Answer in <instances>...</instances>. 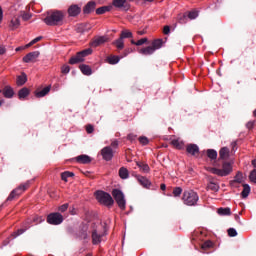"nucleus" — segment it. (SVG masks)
<instances>
[{
	"label": "nucleus",
	"instance_id": "774afa93",
	"mask_svg": "<svg viewBox=\"0 0 256 256\" xmlns=\"http://www.w3.org/2000/svg\"><path fill=\"white\" fill-rule=\"evenodd\" d=\"M6 52V49L3 46H0V55H3Z\"/></svg>",
	"mask_w": 256,
	"mask_h": 256
},
{
	"label": "nucleus",
	"instance_id": "c756f323",
	"mask_svg": "<svg viewBox=\"0 0 256 256\" xmlns=\"http://www.w3.org/2000/svg\"><path fill=\"white\" fill-rule=\"evenodd\" d=\"M3 95H4L5 98H12L13 95H14V91L10 86H6L3 89Z\"/></svg>",
	"mask_w": 256,
	"mask_h": 256
},
{
	"label": "nucleus",
	"instance_id": "49530a36",
	"mask_svg": "<svg viewBox=\"0 0 256 256\" xmlns=\"http://www.w3.org/2000/svg\"><path fill=\"white\" fill-rule=\"evenodd\" d=\"M213 247V242H211V240H206V242H203V244L201 245V248L203 250H207Z\"/></svg>",
	"mask_w": 256,
	"mask_h": 256
},
{
	"label": "nucleus",
	"instance_id": "6e6552de",
	"mask_svg": "<svg viewBox=\"0 0 256 256\" xmlns=\"http://www.w3.org/2000/svg\"><path fill=\"white\" fill-rule=\"evenodd\" d=\"M63 220L64 218L59 212L50 213L47 217V222L51 225H60Z\"/></svg>",
	"mask_w": 256,
	"mask_h": 256
},
{
	"label": "nucleus",
	"instance_id": "e2e57ef3",
	"mask_svg": "<svg viewBox=\"0 0 256 256\" xmlns=\"http://www.w3.org/2000/svg\"><path fill=\"white\" fill-rule=\"evenodd\" d=\"M80 237L82 238V239H87L88 238V233H87V231L86 230H83L82 232H81V235H80Z\"/></svg>",
	"mask_w": 256,
	"mask_h": 256
},
{
	"label": "nucleus",
	"instance_id": "5701e85b",
	"mask_svg": "<svg viewBox=\"0 0 256 256\" xmlns=\"http://www.w3.org/2000/svg\"><path fill=\"white\" fill-rule=\"evenodd\" d=\"M112 9V6L108 5V6H101L96 8V15H103L107 12H110Z\"/></svg>",
	"mask_w": 256,
	"mask_h": 256
},
{
	"label": "nucleus",
	"instance_id": "864d4df0",
	"mask_svg": "<svg viewBox=\"0 0 256 256\" xmlns=\"http://www.w3.org/2000/svg\"><path fill=\"white\" fill-rule=\"evenodd\" d=\"M227 232H228L229 237H236L237 236V231L234 228H229L227 230Z\"/></svg>",
	"mask_w": 256,
	"mask_h": 256
},
{
	"label": "nucleus",
	"instance_id": "f8f14e48",
	"mask_svg": "<svg viewBox=\"0 0 256 256\" xmlns=\"http://www.w3.org/2000/svg\"><path fill=\"white\" fill-rule=\"evenodd\" d=\"M108 41L107 36H96L92 42H90V46L97 48Z\"/></svg>",
	"mask_w": 256,
	"mask_h": 256
},
{
	"label": "nucleus",
	"instance_id": "603ef678",
	"mask_svg": "<svg viewBox=\"0 0 256 256\" xmlns=\"http://www.w3.org/2000/svg\"><path fill=\"white\" fill-rule=\"evenodd\" d=\"M32 223V220L28 219L25 222L22 223V229L27 231L30 228V224Z\"/></svg>",
	"mask_w": 256,
	"mask_h": 256
},
{
	"label": "nucleus",
	"instance_id": "e433bc0d",
	"mask_svg": "<svg viewBox=\"0 0 256 256\" xmlns=\"http://www.w3.org/2000/svg\"><path fill=\"white\" fill-rule=\"evenodd\" d=\"M113 45H115V47L118 50H123L124 49V40L119 36V38L113 42Z\"/></svg>",
	"mask_w": 256,
	"mask_h": 256
},
{
	"label": "nucleus",
	"instance_id": "b1692460",
	"mask_svg": "<svg viewBox=\"0 0 256 256\" xmlns=\"http://www.w3.org/2000/svg\"><path fill=\"white\" fill-rule=\"evenodd\" d=\"M112 5L115 8H126L127 6V0H113Z\"/></svg>",
	"mask_w": 256,
	"mask_h": 256
},
{
	"label": "nucleus",
	"instance_id": "8fccbe9b",
	"mask_svg": "<svg viewBox=\"0 0 256 256\" xmlns=\"http://www.w3.org/2000/svg\"><path fill=\"white\" fill-rule=\"evenodd\" d=\"M138 141L141 145H148L149 143V139L146 136L139 137Z\"/></svg>",
	"mask_w": 256,
	"mask_h": 256
},
{
	"label": "nucleus",
	"instance_id": "0e129e2a",
	"mask_svg": "<svg viewBox=\"0 0 256 256\" xmlns=\"http://www.w3.org/2000/svg\"><path fill=\"white\" fill-rule=\"evenodd\" d=\"M33 222L36 223V224H39V223L42 222V218H41V217H38V216H35V217L33 218Z\"/></svg>",
	"mask_w": 256,
	"mask_h": 256
},
{
	"label": "nucleus",
	"instance_id": "f3484780",
	"mask_svg": "<svg viewBox=\"0 0 256 256\" xmlns=\"http://www.w3.org/2000/svg\"><path fill=\"white\" fill-rule=\"evenodd\" d=\"M76 161L80 164H83V165H87V164H90L92 159L90 156L88 155H79L77 158H76Z\"/></svg>",
	"mask_w": 256,
	"mask_h": 256
},
{
	"label": "nucleus",
	"instance_id": "ea45409f",
	"mask_svg": "<svg viewBox=\"0 0 256 256\" xmlns=\"http://www.w3.org/2000/svg\"><path fill=\"white\" fill-rule=\"evenodd\" d=\"M20 26V20L18 17H13L10 22V28L17 29Z\"/></svg>",
	"mask_w": 256,
	"mask_h": 256
},
{
	"label": "nucleus",
	"instance_id": "a211bd4d",
	"mask_svg": "<svg viewBox=\"0 0 256 256\" xmlns=\"http://www.w3.org/2000/svg\"><path fill=\"white\" fill-rule=\"evenodd\" d=\"M163 44H164V42H163L162 38H158V39L152 41L151 47L156 52L157 50H159L163 47Z\"/></svg>",
	"mask_w": 256,
	"mask_h": 256
},
{
	"label": "nucleus",
	"instance_id": "680f3d73",
	"mask_svg": "<svg viewBox=\"0 0 256 256\" xmlns=\"http://www.w3.org/2000/svg\"><path fill=\"white\" fill-rule=\"evenodd\" d=\"M70 72V67L68 65H64L62 67V73L63 74H68Z\"/></svg>",
	"mask_w": 256,
	"mask_h": 256
},
{
	"label": "nucleus",
	"instance_id": "4d7b16f0",
	"mask_svg": "<svg viewBox=\"0 0 256 256\" xmlns=\"http://www.w3.org/2000/svg\"><path fill=\"white\" fill-rule=\"evenodd\" d=\"M119 147V142L117 140L112 141L110 144V149H117Z\"/></svg>",
	"mask_w": 256,
	"mask_h": 256
},
{
	"label": "nucleus",
	"instance_id": "c85d7f7f",
	"mask_svg": "<svg viewBox=\"0 0 256 256\" xmlns=\"http://www.w3.org/2000/svg\"><path fill=\"white\" fill-rule=\"evenodd\" d=\"M206 155L211 161L217 160V151L215 149H208Z\"/></svg>",
	"mask_w": 256,
	"mask_h": 256
},
{
	"label": "nucleus",
	"instance_id": "473e14b6",
	"mask_svg": "<svg viewBox=\"0 0 256 256\" xmlns=\"http://www.w3.org/2000/svg\"><path fill=\"white\" fill-rule=\"evenodd\" d=\"M251 188L248 184H243V190L241 192V196L243 199H246L250 194Z\"/></svg>",
	"mask_w": 256,
	"mask_h": 256
},
{
	"label": "nucleus",
	"instance_id": "5fc2aeb1",
	"mask_svg": "<svg viewBox=\"0 0 256 256\" xmlns=\"http://www.w3.org/2000/svg\"><path fill=\"white\" fill-rule=\"evenodd\" d=\"M21 16L24 21H28L31 18V14L25 11L21 13Z\"/></svg>",
	"mask_w": 256,
	"mask_h": 256
},
{
	"label": "nucleus",
	"instance_id": "2eb2a0df",
	"mask_svg": "<svg viewBox=\"0 0 256 256\" xmlns=\"http://www.w3.org/2000/svg\"><path fill=\"white\" fill-rule=\"evenodd\" d=\"M68 13L72 17H76L81 13V7H79L77 4H73L69 7Z\"/></svg>",
	"mask_w": 256,
	"mask_h": 256
},
{
	"label": "nucleus",
	"instance_id": "72a5a7b5",
	"mask_svg": "<svg viewBox=\"0 0 256 256\" xmlns=\"http://www.w3.org/2000/svg\"><path fill=\"white\" fill-rule=\"evenodd\" d=\"M120 38L121 39H130V38H133V34L130 30H122L120 32Z\"/></svg>",
	"mask_w": 256,
	"mask_h": 256
},
{
	"label": "nucleus",
	"instance_id": "a878e982",
	"mask_svg": "<svg viewBox=\"0 0 256 256\" xmlns=\"http://www.w3.org/2000/svg\"><path fill=\"white\" fill-rule=\"evenodd\" d=\"M220 160H226L229 157V149L227 147H223L219 151Z\"/></svg>",
	"mask_w": 256,
	"mask_h": 256
},
{
	"label": "nucleus",
	"instance_id": "37998d69",
	"mask_svg": "<svg viewBox=\"0 0 256 256\" xmlns=\"http://www.w3.org/2000/svg\"><path fill=\"white\" fill-rule=\"evenodd\" d=\"M26 81H27V76L23 73L21 76L17 77L16 83L18 86H22L26 83Z\"/></svg>",
	"mask_w": 256,
	"mask_h": 256
},
{
	"label": "nucleus",
	"instance_id": "f704fd0d",
	"mask_svg": "<svg viewBox=\"0 0 256 256\" xmlns=\"http://www.w3.org/2000/svg\"><path fill=\"white\" fill-rule=\"evenodd\" d=\"M218 214L221 216H229V215H231V209L229 207L218 208Z\"/></svg>",
	"mask_w": 256,
	"mask_h": 256
},
{
	"label": "nucleus",
	"instance_id": "cd10ccee",
	"mask_svg": "<svg viewBox=\"0 0 256 256\" xmlns=\"http://www.w3.org/2000/svg\"><path fill=\"white\" fill-rule=\"evenodd\" d=\"M79 68H80V70L82 71V73H83L84 75H86V76L92 75V69H91L90 66L85 65V64H82V65H80Z\"/></svg>",
	"mask_w": 256,
	"mask_h": 256
},
{
	"label": "nucleus",
	"instance_id": "f257e3e1",
	"mask_svg": "<svg viewBox=\"0 0 256 256\" xmlns=\"http://www.w3.org/2000/svg\"><path fill=\"white\" fill-rule=\"evenodd\" d=\"M200 200L199 194L194 190H185L182 195V201L186 206H196Z\"/></svg>",
	"mask_w": 256,
	"mask_h": 256
},
{
	"label": "nucleus",
	"instance_id": "bf43d9fd",
	"mask_svg": "<svg viewBox=\"0 0 256 256\" xmlns=\"http://www.w3.org/2000/svg\"><path fill=\"white\" fill-rule=\"evenodd\" d=\"M86 130H87V133H89V135H90L91 133L94 132V126L91 125V124H88V125L86 126Z\"/></svg>",
	"mask_w": 256,
	"mask_h": 256
},
{
	"label": "nucleus",
	"instance_id": "13d9d810",
	"mask_svg": "<svg viewBox=\"0 0 256 256\" xmlns=\"http://www.w3.org/2000/svg\"><path fill=\"white\" fill-rule=\"evenodd\" d=\"M171 33V28L170 26H164L163 27V34L164 35H169Z\"/></svg>",
	"mask_w": 256,
	"mask_h": 256
},
{
	"label": "nucleus",
	"instance_id": "58836bf2",
	"mask_svg": "<svg viewBox=\"0 0 256 256\" xmlns=\"http://www.w3.org/2000/svg\"><path fill=\"white\" fill-rule=\"evenodd\" d=\"M75 176V174L73 172L70 171H65L61 174V179L64 182H68V178H73Z\"/></svg>",
	"mask_w": 256,
	"mask_h": 256
},
{
	"label": "nucleus",
	"instance_id": "9b49d317",
	"mask_svg": "<svg viewBox=\"0 0 256 256\" xmlns=\"http://www.w3.org/2000/svg\"><path fill=\"white\" fill-rule=\"evenodd\" d=\"M186 151L189 155L197 157L199 156L200 148L197 144H187Z\"/></svg>",
	"mask_w": 256,
	"mask_h": 256
},
{
	"label": "nucleus",
	"instance_id": "6ab92c4d",
	"mask_svg": "<svg viewBox=\"0 0 256 256\" xmlns=\"http://www.w3.org/2000/svg\"><path fill=\"white\" fill-rule=\"evenodd\" d=\"M138 53L143 56H150V55H153L155 53V51L151 46H148V47L139 49Z\"/></svg>",
	"mask_w": 256,
	"mask_h": 256
},
{
	"label": "nucleus",
	"instance_id": "3c124183",
	"mask_svg": "<svg viewBox=\"0 0 256 256\" xmlns=\"http://www.w3.org/2000/svg\"><path fill=\"white\" fill-rule=\"evenodd\" d=\"M249 179L252 183L256 184V169L250 172Z\"/></svg>",
	"mask_w": 256,
	"mask_h": 256
},
{
	"label": "nucleus",
	"instance_id": "ddd939ff",
	"mask_svg": "<svg viewBox=\"0 0 256 256\" xmlns=\"http://www.w3.org/2000/svg\"><path fill=\"white\" fill-rule=\"evenodd\" d=\"M136 179H137V182L145 189H150L152 183L151 181L144 177V176H141V175H137L136 176Z\"/></svg>",
	"mask_w": 256,
	"mask_h": 256
},
{
	"label": "nucleus",
	"instance_id": "423d86ee",
	"mask_svg": "<svg viewBox=\"0 0 256 256\" xmlns=\"http://www.w3.org/2000/svg\"><path fill=\"white\" fill-rule=\"evenodd\" d=\"M29 186H30V181L20 184L17 188L11 191V193L7 197V201H12L16 197H19L22 193H24L29 188Z\"/></svg>",
	"mask_w": 256,
	"mask_h": 256
},
{
	"label": "nucleus",
	"instance_id": "dca6fc26",
	"mask_svg": "<svg viewBox=\"0 0 256 256\" xmlns=\"http://www.w3.org/2000/svg\"><path fill=\"white\" fill-rule=\"evenodd\" d=\"M97 6V3L95 1H89L83 9L84 14H90L92 13Z\"/></svg>",
	"mask_w": 256,
	"mask_h": 256
},
{
	"label": "nucleus",
	"instance_id": "09e8293b",
	"mask_svg": "<svg viewBox=\"0 0 256 256\" xmlns=\"http://www.w3.org/2000/svg\"><path fill=\"white\" fill-rule=\"evenodd\" d=\"M41 40H42V36H37L36 38H34V40H31V42L27 44L25 48H29Z\"/></svg>",
	"mask_w": 256,
	"mask_h": 256
},
{
	"label": "nucleus",
	"instance_id": "9d476101",
	"mask_svg": "<svg viewBox=\"0 0 256 256\" xmlns=\"http://www.w3.org/2000/svg\"><path fill=\"white\" fill-rule=\"evenodd\" d=\"M106 236V230L99 232L97 229L92 230V245H99L102 242V238Z\"/></svg>",
	"mask_w": 256,
	"mask_h": 256
},
{
	"label": "nucleus",
	"instance_id": "2f4dec72",
	"mask_svg": "<svg viewBox=\"0 0 256 256\" xmlns=\"http://www.w3.org/2000/svg\"><path fill=\"white\" fill-rule=\"evenodd\" d=\"M50 90H51V86H47L43 90L36 92L35 95L36 97L41 98L46 96L50 92Z\"/></svg>",
	"mask_w": 256,
	"mask_h": 256
},
{
	"label": "nucleus",
	"instance_id": "20e7f679",
	"mask_svg": "<svg viewBox=\"0 0 256 256\" xmlns=\"http://www.w3.org/2000/svg\"><path fill=\"white\" fill-rule=\"evenodd\" d=\"M112 197L115 200L118 208L122 211L126 210V200L124 193L119 189L112 190Z\"/></svg>",
	"mask_w": 256,
	"mask_h": 256
},
{
	"label": "nucleus",
	"instance_id": "412c9836",
	"mask_svg": "<svg viewBox=\"0 0 256 256\" xmlns=\"http://www.w3.org/2000/svg\"><path fill=\"white\" fill-rule=\"evenodd\" d=\"M91 30V26L90 24H78L76 31L77 33H85Z\"/></svg>",
	"mask_w": 256,
	"mask_h": 256
},
{
	"label": "nucleus",
	"instance_id": "338daca9",
	"mask_svg": "<svg viewBox=\"0 0 256 256\" xmlns=\"http://www.w3.org/2000/svg\"><path fill=\"white\" fill-rule=\"evenodd\" d=\"M160 189H161V191H166V189H167L166 184H165V183H162V184L160 185Z\"/></svg>",
	"mask_w": 256,
	"mask_h": 256
},
{
	"label": "nucleus",
	"instance_id": "79ce46f5",
	"mask_svg": "<svg viewBox=\"0 0 256 256\" xmlns=\"http://www.w3.org/2000/svg\"><path fill=\"white\" fill-rule=\"evenodd\" d=\"M147 42H148V38H141L140 40H137V42H135V40H130V43L135 46H142Z\"/></svg>",
	"mask_w": 256,
	"mask_h": 256
},
{
	"label": "nucleus",
	"instance_id": "39448f33",
	"mask_svg": "<svg viewBox=\"0 0 256 256\" xmlns=\"http://www.w3.org/2000/svg\"><path fill=\"white\" fill-rule=\"evenodd\" d=\"M96 200H98L100 204H104L106 206H112L114 204L112 196L101 190L96 191Z\"/></svg>",
	"mask_w": 256,
	"mask_h": 256
},
{
	"label": "nucleus",
	"instance_id": "c9c22d12",
	"mask_svg": "<svg viewBox=\"0 0 256 256\" xmlns=\"http://www.w3.org/2000/svg\"><path fill=\"white\" fill-rule=\"evenodd\" d=\"M243 183V175L241 172H238L236 176L234 177V180L231 181V184H241Z\"/></svg>",
	"mask_w": 256,
	"mask_h": 256
},
{
	"label": "nucleus",
	"instance_id": "6e6d98bb",
	"mask_svg": "<svg viewBox=\"0 0 256 256\" xmlns=\"http://www.w3.org/2000/svg\"><path fill=\"white\" fill-rule=\"evenodd\" d=\"M68 207H69V204H68V203H65V204L61 205V206L59 207V212H61V213L66 212L67 209H68Z\"/></svg>",
	"mask_w": 256,
	"mask_h": 256
},
{
	"label": "nucleus",
	"instance_id": "c03bdc74",
	"mask_svg": "<svg viewBox=\"0 0 256 256\" xmlns=\"http://www.w3.org/2000/svg\"><path fill=\"white\" fill-rule=\"evenodd\" d=\"M183 193V189L181 187H174L173 188V191H172V194H173V197L177 198V197H180Z\"/></svg>",
	"mask_w": 256,
	"mask_h": 256
},
{
	"label": "nucleus",
	"instance_id": "1a4fd4ad",
	"mask_svg": "<svg viewBox=\"0 0 256 256\" xmlns=\"http://www.w3.org/2000/svg\"><path fill=\"white\" fill-rule=\"evenodd\" d=\"M100 155H102L104 161L110 162L114 157V151L111 146H106L100 150Z\"/></svg>",
	"mask_w": 256,
	"mask_h": 256
},
{
	"label": "nucleus",
	"instance_id": "0eeeda50",
	"mask_svg": "<svg viewBox=\"0 0 256 256\" xmlns=\"http://www.w3.org/2000/svg\"><path fill=\"white\" fill-rule=\"evenodd\" d=\"M92 50L91 49H86L84 51H81L79 53H77L76 56L72 57L69 61V63L71 65H75V64H78L80 62H83L84 61V58L91 55L92 54Z\"/></svg>",
	"mask_w": 256,
	"mask_h": 256
},
{
	"label": "nucleus",
	"instance_id": "4468645a",
	"mask_svg": "<svg viewBox=\"0 0 256 256\" xmlns=\"http://www.w3.org/2000/svg\"><path fill=\"white\" fill-rule=\"evenodd\" d=\"M40 56V53L38 51L35 52H31L29 54H27L24 58H23V62L25 63H30V62H36L37 58Z\"/></svg>",
	"mask_w": 256,
	"mask_h": 256
},
{
	"label": "nucleus",
	"instance_id": "a19ab883",
	"mask_svg": "<svg viewBox=\"0 0 256 256\" xmlns=\"http://www.w3.org/2000/svg\"><path fill=\"white\" fill-rule=\"evenodd\" d=\"M171 145L176 149H184V143L177 139L172 140Z\"/></svg>",
	"mask_w": 256,
	"mask_h": 256
},
{
	"label": "nucleus",
	"instance_id": "7ed1b4c3",
	"mask_svg": "<svg viewBox=\"0 0 256 256\" xmlns=\"http://www.w3.org/2000/svg\"><path fill=\"white\" fill-rule=\"evenodd\" d=\"M208 172L211 174L217 175L219 177H226L231 174L232 172V165L230 162L224 161L222 163V169H218L215 167H209L207 169Z\"/></svg>",
	"mask_w": 256,
	"mask_h": 256
},
{
	"label": "nucleus",
	"instance_id": "052dcab7",
	"mask_svg": "<svg viewBox=\"0 0 256 256\" xmlns=\"http://www.w3.org/2000/svg\"><path fill=\"white\" fill-rule=\"evenodd\" d=\"M137 139V135L135 134H128L127 135V140L128 141H135Z\"/></svg>",
	"mask_w": 256,
	"mask_h": 256
},
{
	"label": "nucleus",
	"instance_id": "7c9ffc66",
	"mask_svg": "<svg viewBox=\"0 0 256 256\" xmlns=\"http://www.w3.org/2000/svg\"><path fill=\"white\" fill-rule=\"evenodd\" d=\"M186 15L189 20H195L199 17V11L198 10L187 11Z\"/></svg>",
	"mask_w": 256,
	"mask_h": 256
},
{
	"label": "nucleus",
	"instance_id": "a18cd8bd",
	"mask_svg": "<svg viewBox=\"0 0 256 256\" xmlns=\"http://www.w3.org/2000/svg\"><path fill=\"white\" fill-rule=\"evenodd\" d=\"M108 64L110 65H116L117 63H119L120 58L118 56H110L108 57Z\"/></svg>",
	"mask_w": 256,
	"mask_h": 256
},
{
	"label": "nucleus",
	"instance_id": "f03ea898",
	"mask_svg": "<svg viewBox=\"0 0 256 256\" xmlns=\"http://www.w3.org/2000/svg\"><path fill=\"white\" fill-rule=\"evenodd\" d=\"M64 13L60 10L53 11L51 14L45 17L44 22L48 26L61 25L63 22Z\"/></svg>",
	"mask_w": 256,
	"mask_h": 256
},
{
	"label": "nucleus",
	"instance_id": "de8ad7c7",
	"mask_svg": "<svg viewBox=\"0 0 256 256\" xmlns=\"http://www.w3.org/2000/svg\"><path fill=\"white\" fill-rule=\"evenodd\" d=\"M26 231H25V229L24 228H19L17 231H14L12 234H11V236L13 237V238H17V237H19L20 235H22V234H24Z\"/></svg>",
	"mask_w": 256,
	"mask_h": 256
},
{
	"label": "nucleus",
	"instance_id": "aec40b11",
	"mask_svg": "<svg viewBox=\"0 0 256 256\" xmlns=\"http://www.w3.org/2000/svg\"><path fill=\"white\" fill-rule=\"evenodd\" d=\"M189 21L187 13H180L177 15V22L181 25L187 24Z\"/></svg>",
	"mask_w": 256,
	"mask_h": 256
},
{
	"label": "nucleus",
	"instance_id": "393cba45",
	"mask_svg": "<svg viewBox=\"0 0 256 256\" xmlns=\"http://www.w3.org/2000/svg\"><path fill=\"white\" fill-rule=\"evenodd\" d=\"M207 189L211 190L213 192H219L220 186L218 183L213 182V180L210 179L208 185H207Z\"/></svg>",
	"mask_w": 256,
	"mask_h": 256
},
{
	"label": "nucleus",
	"instance_id": "bb28decb",
	"mask_svg": "<svg viewBox=\"0 0 256 256\" xmlns=\"http://www.w3.org/2000/svg\"><path fill=\"white\" fill-rule=\"evenodd\" d=\"M119 177H120V179H122V180L128 179V178H129V171H128V169L125 168V167H121V168L119 169Z\"/></svg>",
	"mask_w": 256,
	"mask_h": 256
},
{
	"label": "nucleus",
	"instance_id": "4c0bfd02",
	"mask_svg": "<svg viewBox=\"0 0 256 256\" xmlns=\"http://www.w3.org/2000/svg\"><path fill=\"white\" fill-rule=\"evenodd\" d=\"M30 94V91L28 88L24 87L18 92L19 99H24Z\"/></svg>",
	"mask_w": 256,
	"mask_h": 256
},
{
	"label": "nucleus",
	"instance_id": "69168bd1",
	"mask_svg": "<svg viewBox=\"0 0 256 256\" xmlns=\"http://www.w3.org/2000/svg\"><path fill=\"white\" fill-rule=\"evenodd\" d=\"M253 126H254V122H253V121H250V122H248V123L246 124V127H247L248 129H252Z\"/></svg>",
	"mask_w": 256,
	"mask_h": 256
},
{
	"label": "nucleus",
	"instance_id": "4be33fe9",
	"mask_svg": "<svg viewBox=\"0 0 256 256\" xmlns=\"http://www.w3.org/2000/svg\"><path fill=\"white\" fill-rule=\"evenodd\" d=\"M136 166L140 169L143 173H149L150 172V166L144 162H136Z\"/></svg>",
	"mask_w": 256,
	"mask_h": 256
}]
</instances>
